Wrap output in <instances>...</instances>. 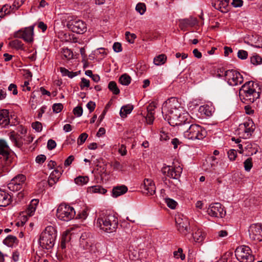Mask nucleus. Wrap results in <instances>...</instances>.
<instances>
[{
  "mask_svg": "<svg viewBox=\"0 0 262 262\" xmlns=\"http://www.w3.org/2000/svg\"><path fill=\"white\" fill-rule=\"evenodd\" d=\"M184 112L183 108L175 98H171L165 101L162 107V113L165 120L167 119L170 125L177 124L178 117Z\"/></svg>",
  "mask_w": 262,
  "mask_h": 262,
  "instance_id": "nucleus-1",
  "label": "nucleus"
},
{
  "mask_svg": "<svg viewBox=\"0 0 262 262\" xmlns=\"http://www.w3.org/2000/svg\"><path fill=\"white\" fill-rule=\"evenodd\" d=\"M97 226L107 233H113L116 231L118 226L117 217L107 211L101 212L96 222Z\"/></svg>",
  "mask_w": 262,
  "mask_h": 262,
  "instance_id": "nucleus-2",
  "label": "nucleus"
},
{
  "mask_svg": "<svg viewBox=\"0 0 262 262\" xmlns=\"http://www.w3.org/2000/svg\"><path fill=\"white\" fill-rule=\"evenodd\" d=\"M258 88L257 83L252 81L246 82L242 85L239 91L241 100L245 103L248 104L254 102L260 96V93L256 91Z\"/></svg>",
  "mask_w": 262,
  "mask_h": 262,
  "instance_id": "nucleus-3",
  "label": "nucleus"
},
{
  "mask_svg": "<svg viewBox=\"0 0 262 262\" xmlns=\"http://www.w3.org/2000/svg\"><path fill=\"white\" fill-rule=\"evenodd\" d=\"M56 236V230L53 227H47L40 235V246L47 250L51 249L54 245Z\"/></svg>",
  "mask_w": 262,
  "mask_h": 262,
  "instance_id": "nucleus-4",
  "label": "nucleus"
},
{
  "mask_svg": "<svg viewBox=\"0 0 262 262\" xmlns=\"http://www.w3.org/2000/svg\"><path fill=\"white\" fill-rule=\"evenodd\" d=\"M185 130H183L184 137L189 140H202L207 135L205 129L201 126L196 124L187 123Z\"/></svg>",
  "mask_w": 262,
  "mask_h": 262,
  "instance_id": "nucleus-5",
  "label": "nucleus"
},
{
  "mask_svg": "<svg viewBox=\"0 0 262 262\" xmlns=\"http://www.w3.org/2000/svg\"><path fill=\"white\" fill-rule=\"evenodd\" d=\"M220 73L219 71H217L218 76L224 77L225 80L227 83L231 86H235L238 84H241L244 80V78L241 74L235 70H229L227 71H224V70L220 69Z\"/></svg>",
  "mask_w": 262,
  "mask_h": 262,
  "instance_id": "nucleus-6",
  "label": "nucleus"
},
{
  "mask_svg": "<svg viewBox=\"0 0 262 262\" xmlns=\"http://www.w3.org/2000/svg\"><path fill=\"white\" fill-rule=\"evenodd\" d=\"M0 159L3 162L4 170H8L12 162L13 154L7 142L4 139H0Z\"/></svg>",
  "mask_w": 262,
  "mask_h": 262,
  "instance_id": "nucleus-7",
  "label": "nucleus"
},
{
  "mask_svg": "<svg viewBox=\"0 0 262 262\" xmlns=\"http://www.w3.org/2000/svg\"><path fill=\"white\" fill-rule=\"evenodd\" d=\"M76 212L74 208L65 203L60 204L56 211L57 217L63 221H69L75 216Z\"/></svg>",
  "mask_w": 262,
  "mask_h": 262,
  "instance_id": "nucleus-8",
  "label": "nucleus"
},
{
  "mask_svg": "<svg viewBox=\"0 0 262 262\" xmlns=\"http://www.w3.org/2000/svg\"><path fill=\"white\" fill-rule=\"evenodd\" d=\"M235 254L237 259L240 262H253L254 260L251 250L247 246L238 247L235 251Z\"/></svg>",
  "mask_w": 262,
  "mask_h": 262,
  "instance_id": "nucleus-9",
  "label": "nucleus"
},
{
  "mask_svg": "<svg viewBox=\"0 0 262 262\" xmlns=\"http://www.w3.org/2000/svg\"><path fill=\"white\" fill-rule=\"evenodd\" d=\"M67 26L72 32L77 34H83L87 30L86 24L80 19L70 20L68 21Z\"/></svg>",
  "mask_w": 262,
  "mask_h": 262,
  "instance_id": "nucleus-10",
  "label": "nucleus"
},
{
  "mask_svg": "<svg viewBox=\"0 0 262 262\" xmlns=\"http://www.w3.org/2000/svg\"><path fill=\"white\" fill-rule=\"evenodd\" d=\"M250 238L256 242L262 241V225L261 224H253L249 228Z\"/></svg>",
  "mask_w": 262,
  "mask_h": 262,
  "instance_id": "nucleus-11",
  "label": "nucleus"
},
{
  "mask_svg": "<svg viewBox=\"0 0 262 262\" xmlns=\"http://www.w3.org/2000/svg\"><path fill=\"white\" fill-rule=\"evenodd\" d=\"M161 171L164 176L170 178L178 179L181 176L182 168L180 166L174 167L166 166L162 168Z\"/></svg>",
  "mask_w": 262,
  "mask_h": 262,
  "instance_id": "nucleus-12",
  "label": "nucleus"
},
{
  "mask_svg": "<svg viewBox=\"0 0 262 262\" xmlns=\"http://www.w3.org/2000/svg\"><path fill=\"white\" fill-rule=\"evenodd\" d=\"M207 212L211 216L221 218L223 217L226 214L223 206L220 203L210 204L208 208Z\"/></svg>",
  "mask_w": 262,
  "mask_h": 262,
  "instance_id": "nucleus-13",
  "label": "nucleus"
},
{
  "mask_svg": "<svg viewBox=\"0 0 262 262\" xmlns=\"http://www.w3.org/2000/svg\"><path fill=\"white\" fill-rule=\"evenodd\" d=\"M178 230L183 235H186L190 230L189 223L186 217H182L180 215L175 218Z\"/></svg>",
  "mask_w": 262,
  "mask_h": 262,
  "instance_id": "nucleus-14",
  "label": "nucleus"
},
{
  "mask_svg": "<svg viewBox=\"0 0 262 262\" xmlns=\"http://www.w3.org/2000/svg\"><path fill=\"white\" fill-rule=\"evenodd\" d=\"M33 27L25 28L24 30H19L14 34L15 38H21L27 42L33 41Z\"/></svg>",
  "mask_w": 262,
  "mask_h": 262,
  "instance_id": "nucleus-15",
  "label": "nucleus"
},
{
  "mask_svg": "<svg viewBox=\"0 0 262 262\" xmlns=\"http://www.w3.org/2000/svg\"><path fill=\"white\" fill-rule=\"evenodd\" d=\"M239 129L243 130L244 138H249L255 130V125L251 120H248L239 125Z\"/></svg>",
  "mask_w": 262,
  "mask_h": 262,
  "instance_id": "nucleus-16",
  "label": "nucleus"
},
{
  "mask_svg": "<svg viewBox=\"0 0 262 262\" xmlns=\"http://www.w3.org/2000/svg\"><path fill=\"white\" fill-rule=\"evenodd\" d=\"M178 122L177 124H171L170 125L174 126H178L179 127V129L183 131L185 130V127L187 126V123L189 122V115L187 112H183L178 117Z\"/></svg>",
  "mask_w": 262,
  "mask_h": 262,
  "instance_id": "nucleus-17",
  "label": "nucleus"
},
{
  "mask_svg": "<svg viewBox=\"0 0 262 262\" xmlns=\"http://www.w3.org/2000/svg\"><path fill=\"white\" fill-rule=\"evenodd\" d=\"M141 187L143 189V193L146 195H152L156 192V186L154 181L151 179H145Z\"/></svg>",
  "mask_w": 262,
  "mask_h": 262,
  "instance_id": "nucleus-18",
  "label": "nucleus"
},
{
  "mask_svg": "<svg viewBox=\"0 0 262 262\" xmlns=\"http://www.w3.org/2000/svg\"><path fill=\"white\" fill-rule=\"evenodd\" d=\"M230 0H216L212 3V6L215 9L225 13L228 10L229 3Z\"/></svg>",
  "mask_w": 262,
  "mask_h": 262,
  "instance_id": "nucleus-19",
  "label": "nucleus"
},
{
  "mask_svg": "<svg viewBox=\"0 0 262 262\" xmlns=\"http://www.w3.org/2000/svg\"><path fill=\"white\" fill-rule=\"evenodd\" d=\"M10 123L9 112L6 109H0V125L6 128Z\"/></svg>",
  "mask_w": 262,
  "mask_h": 262,
  "instance_id": "nucleus-20",
  "label": "nucleus"
},
{
  "mask_svg": "<svg viewBox=\"0 0 262 262\" xmlns=\"http://www.w3.org/2000/svg\"><path fill=\"white\" fill-rule=\"evenodd\" d=\"M11 202V196L5 191L0 189V206H7Z\"/></svg>",
  "mask_w": 262,
  "mask_h": 262,
  "instance_id": "nucleus-21",
  "label": "nucleus"
},
{
  "mask_svg": "<svg viewBox=\"0 0 262 262\" xmlns=\"http://www.w3.org/2000/svg\"><path fill=\"white\" fill-rule=\"evenodd\" d=\"M156 107L155 103L152 102L147 107V114L146 117V120L148 124H152L154 121V110Z\"/></svg>",
  "mask_w": 262,
  "mask_h": 262,
  "instance_id": "nucleus-22",
  "label": "nucleus"
},
{
  "mask_svg": "<svg viewBox=\"0 0 262 262\" xmlns=\"http://www.w3.org/2000/svg\"><path fill=\"white\" fill-rule=\"evenodd\" d=\"M71 238L69 231H66L62 234L60 241V248L64 250V252H66V248L69 245Z\"/></svg>",
  "mask_w": 262,
  "mask_h": 262,
  "instance_id": "nucleus-23",
  "label": "nucleus"
},
{
  "mask_svg": "<svg viewBox=\"0 0 262 262\" xmlns=\"http://www.w3.org/2000/svg\"><path fill=\"white\" fill-rule=\"evenodd\" d=\"M61 175V172L58 170L55 169L50 174L48 180V184L49 186L52 187L53 185L56 183Z\"/></svg>",
  "mask_w": 262,
  "mask_h": 262,
  "instance_id": "nucleus-24",
  "label": "nucleus"
},
{
  "mask_svg": "<svg viewBox=\"0 0 262 262\" xmlns=\"http://www.w3.org/2000/svg\"><path fill=\"white\" fill-rule=\"evenodd\" d=\"M127 187L125 185L114 187L112 190L113 196L117 198L125 193L127 191Z\"/></svg>",
  "mask_w": 262,
  "mask_h": 262,
  "instance_id": "nucleus-25",
  "label": "nucleus"
},
{
  "mask_svg": "<svg viewBox=\"0 0 262 262\" xmlns=\"http://www.w3.org/2000/svg\"><path fill=\"white\" fill-rule=\"evenodd\" d=\"M10 140L14 143V145L17 147H21L23 144L19 135H15L14 131L11 132L9 135Z\"/></svg>",
  "mask_w": 262,
  "mask_h": 262,
  "instance_id": "nucleus-26",
  "label": "nucleus"
},
{
  "mask_svg": "<svg viewBox=\"0 0 262 262\" xmlns=\"http://www.w3.org/2000/svg\"><path fill=\"white\" fill-rule=\"evenodd\" d=\"M196 19L193 18H186L180 21V27L182 29L188 26H193L195 24Z\"/></svg>",
  "mask_w": 262,
  "mask_h": 262,
  "instance_id": "nucleus-27",
  "label": "nucleus"
},
{
  "mask_svg": "<svg viewBox=\"0 0 262 262\" xmlns=\"http://www.w3.org/2000/svg\"><path fill=\"white\" fill-rule=\"evenodd\" d=\"M88 191L91 193L104 194L106 192L107 190L102 186L100 185H97L88 187Z\"/></svg>",
  "mask_w": 262,
  "mask_h": 262,
  "instance_id": "nucleus-28",
  "label": "nucleus"
},
{
  "mask_svg": "<svg viewBox=\"0 0 262 262\" xmlns=\"http://www.w3.org/2000/svg\"><path fill=\"white\" fill-rule=\"evenodd\" d=\"M217 166L216 163H213L208 159L203 163L202 169L206 171H210L211 170L215 169Z\"/></svg>",
  "mask_w": 262,
  "mask_h": 262,
  "instance_id": "nucleus-29",
  "label": "nucleus"
},
{
  "mask_svg": "<svg viewBox=\"0 0 262 262\" xmlns=\"http://www.w3.org/2000/svg\"><path fill=\"white\" fill-rule=\"evenodd\" d=\"M204 233L202 230L198 229L193 234V237L195 242L200 243L204 240Z\"/></svg>",
  "mask_w": 262,
  "mask_h": 262,
  "instance_id": "nucleus-30",
  "label": "nucleus"
},
{
  "mask_svg": "<svg viewBox=\"0 0 262 262\" xmlns=\"http://www.w3.org/2000/svg\"><path fill=\"white\" fill-rule=\"evenodd\" d=\"M17 242L16 236L13 235H8L3 241V243L9 246L12 247L14 243Z\"/></svg>",
  "mask_w": 262,
  "mask_h": 262,
  "instance_id": "nucleus-31",
  "label": "nucleus"
},
{
  "mask_svg": "<svg viewBox=\"0 0 262 262\" xmlns=\"http://www.w3.org/2000/svg\"><path fill=\"white\" fill-rule=\"evenodd\" d=\"M133 109L132 105H125L121 108L120 115L122 118H125L127 114H130Z\"/></svg>",
  "mask_w": 262,
  "mask_h": 262,
  "instance_id": "nucleus-32",
  "label": "nucleus"
},
{
  "mask_svg": "<svg viewBox=\"0 0 262 262\" xmlns=\"http://www.w3.org/2000/svg\"><path fill=\"white\" fill-rule=\"evenodd\" d=\"M89 178L88 176H79L74 180L75 183L79 185L82 186L88 183Z\"/></svg>",
  "mask_w": 262,
  "mask_h": 262,
  "instance_id": "nucleus-33",
  "label": "nucleus"
},
{
  "mask_svg": "<svg viewBox=\"0 0 262 262\" xmlns=\"http://www.w3.org/2000/svg\"><path fill=\"white\" fill-rule=\"evenodd\" d=\"M166 59L167 57L165 54H161L155 57L154 62L157 66L162 65L165 62Z\"/></svg>",
  "mask_w": 262,
  "mask_h": 262,
  "instance_id": "nucleus-34",
  "label": "nucleus"
},
{
  "mask_svg": "<svg viewBox=\"0 0 262 262\" xmlns=\"http://www.w3.org/2000/svg\"><path fill=\"white\" fill-rule=\"evenodd\" d=\"M108 88L114 95H118L120 93V90L118 88L116 82L114 81L109 82Z\"/></svg>",
  "mask_w": 262,
  "mask_h": 262,
  "instance_id": "nucleus-35",
  "label": "nucleus"
},
{
  "mask_svg": "<svg viewBox=\"0 0 262 262\" xmlns=\"http://www.w3.org/2000/svg\"><path fill=\"white\" fill-rule=\"evenodd\" d=\"M119 82L122 85H128L131 82V78L128 75L124 74L119 78Z\"/></svg>",
  "mask_w": 262,
  "mask_h": 262,
  "instance_id": "nucleus-36",
  "label": "nucleus"
},
{
  "mask_svg": "<svg viewBox=\"0 0 262 262\" xmlns=\"http://www.w3.org/2000/svg\"><path fill=\"white\" fill-rule=\"evenodd\" d=\"M212 108L208 105L201 106L200 107V110L201 112L204 114L207 117H210V116H212Z\"/></svg>",
  "mask_w": 262,
  "mask_h": 262,
  "instance_id": "nucleus-37",
  "label": "nucleus"
},
{
  "mask_svg": "<svg viewBox=\"0 0 262 262\" xmlns=\"http://www.w3.org/2000/svg\"><path fill=\"white\" fill-rule=\"evenodd\" d=\"M11 181H14V182H16V184H18L22 187L26 181V177L23 174H18Z\"/></svg>",
  "mask_w": 262,
  "mask_h": 262,
  "instance_id": "nucleus-38",
  "label": "nucleus"
},
{
  "mask_svg": "<svg viewBox=\"0 0 262 262\" xmlns=\"http://www.w3.org/2000/svg\"><path fill=\"white\" fill-rule=\"evenodd\" d=\"M10 46L16 49L24 50V44L23 42L17 39L12 40L9 43Z\"/></svg>",
  "mask_w": 262,
  "mask_h": 262,
  "instance_id": "nucleus-39",
  "label": "nucleus"
},
{
  "mask_svg": "<svg viewBox=\"0 0 262 262\" xmlns=\"http://www.w3.org/2000/svg\"><path fill=\"white\" fill-rule=\"evenodd\" d=\"M8 188L12 191H16L19 190L22 187L18 184H16V182H14V181H11L8 184Z\"/></svg>",
  "mask_w": 262,
  "mask_h": 262,
  "instance_id": "nucleus-40",
  "label": "nucleus"
},
{
  "mask_svg": "<svg viewBox=\"0 0 262 262\" xmlns=\"http://www.w3.org/2000/svg\"><path fill=\"white\" fill-rule=\"evenodd\" d=\"M10 11L11 7L8 5H4L0 10V17H4L5 15L9 14Z\"/></svg>",
  "mask_w": 262,
  "mask_h": 262,
  "instance_id": "nucleus-41",
  "label": "nucleus"
},
{
  "mask_svg": "<svg viewBox=\"0 0 262 262\" xmlns=\"http://www.w3.org/2000/svg\"><path fill=\"white\" fill-rule=\"evenodd\" d=\"M61 53L65 58L67 59H70L73 57V52L68 48H63L62 49Z\"/></svg>",
  "mask_w": 262,
  "mask_h": 262,
  "instance_id": "nucleus-42",
  "label": "nucleus"
},
{
  "mask_svg": "<svg viewBox=\"0 0 262 262\" xmlns=\"http://www.w3.org/2000/svg\"><path fill=\"white\" fill-rule=\"evenodd\" d=\"M250 61L254 65L260 64L262 63V58L258 55H255L251 57Z\"/></svg>",
  "mask_w": 262,
  "mask_h": 262,
  "instance_id": "nucleus-43",
  "label": "nucleus"
},
{
  "mask_svg": "<svg viewBox=\"0 0 262 262\" xmlns=\"http://www.w3.org/2000/svg\"><path fill=\"white\" fill-rule=\"evenodd\" d=\"M245 170L249 171L252 167V159L251 158H248L244 162Z\"/></svg>",
  "mask_w": 262,
  "mask_h": 262,
  "instance_id": "nucleus-44",
  "label": "nucleus"
},
{
  "mask_svg": "<svg viewBox=\"0 0 262 262\" xmlns=\"http://www.w3.org/2000/svg\"><path fill=\"white\" fill-rule=\"evenodd\" d=\"M136 10L141 15H142L146 11V6L144 3H139L136 5Z\"/></svg>",
  "mask_w": 262,
  "mask_h": 262,
  "instance_id": "nucleus-45",
  "label": "nucleus"
},
{
  "mask_svg": "<svg viewBox=\"0 0 262 262\" xmlns=\"http://www.w3.org/2000/svg\"><path fill=\"white\" fill-rule=\"evenodd\" d=\"M165 203H166L168 207L172 209H175L178 204L176 201L169 198L165 199Z\"/></svg>",
  "mask_w": 262,
  "mask_h": 262,
  "instance_id": "nucleus-46",
  "label": "nucleus"
},
{
  "mask_svg": "<svg viewBox=\"0 0 262 262\" xmlns=\"http://www.w3.org/2000/svg\"><path fill=\"white\" fill-rule=\"evenodd\" d=\"M125 36L127 41L131 43H133L134 42V40L136 38L135 34L130 33L129 32H125Z\"/></svg>",
  "mask_w": 262,
  "mask_h": 262,
  "instance_id": "nucleus-47",
  "label": "nucleus"
},
{
  "mask_svg": "<svg viewBox=\"0 0 262 262\" xmlns=\"http://www.w3.org/2000/svg\"><path fill=\"white\" fill-rule=\"evenodd\" d=\"M173 255L176 258H180L182 260H184L185 258V256L183 254V249L182 248H179L178 251L173 252Z\"/></svg>",
  "mask_w": 262,
  "mask_h": 262,
  "instance_id": "nucleus-48",
  "label": "nucleus"
},
{
  "mask_svg": "<svg viewBox=\"0 0 262 262\" xmlns=\"http://www.w3.org/2000/svg\"><path fill=\"white\" fill-rule=\"evenodd\" d=\"M227 154L230 161H234L235 160L237 156V152L236 150L231 149L228 151Z\"/></svg>",
  "mask_w": 262,
  "mask_h": 262,
  "instance_id": "nucleus-49",
  "label": "nucleus"
},
{
  "mask_svg": "<svg viewBox=\"0 0 262 262\" xmlns=\"http://www.w3.org/2000/svg\"><path fill=\"white\" fill-rule=\"evenodd\" d=\"M63 105L62 103H55L52 106L53 111L55 113H58L60 112L63 109Z\"/></svg>",
  "mask_w": 262,
  "mask_h": 262,
  "instance_id": "nucleus-50",
  "label": "nucleus"
},
{
  "mask_svg": "<svg viewBox=\"0 0 262 262\" xmlns=\"http://www.w3.org/2000/svg\"><path fill=\"white\" fill-rule=\"evenodd\" d=\"M73 113L77 117H80L83 113L82 107L80 106H78L73 109Z\"/></svg>",
  "mask_w": 262,
  "mask_h": 262,
  "instance_id": "nucleus-51",
  "label": "nucleus"
},
{
  "mask_svg": "<svg viewBox=\"0 0 262 262\" xmlns=\"http://www.w3.org/2000/svg\"><path fill=\"white\" fill-rule=\"evenodd\" d=\"M88 137V135L86 133H83L81 134L79 136V137L78 139V141H77L78 144H83L85 141V140Z\"/></svg>",
  "mask_w": 262,
  "mask_h": 262,
  "instance_id": "nucleus-52",
  "label": "nucleus"
},
{
  "mask_svg": "<svg viewBox=\"0 0 262 262\" xmlns=\"http://www.w3.org/2000/svg\"><path fill=\"white\" fill-rule=\"evenodd\" d=\"M237 57L241 59H246L248 57V53L245 50H240L237 52Z\"/></svg>",
  "mask_w": 262,
  "mask_h": 262,
  "instance_id": "nucleus-53",
  "label": "nucleus"
},
{
  "mask_svg": "<svg viewBox=\"0 0 262 262\" xmlns=\"http://www.w3.org/2000/svg\"><path fill=\"white\" fill-rule=\"evenodd\" d=\"M90 86V81L85 78H82L80 87L83 90L85 87L89 88Z\"/></svg>",
  "mask_w": 262,
  "mask_h": 262,
  "instance_id": "nucleus-54",
  "label": "nucleus"
},
{
  "mask_svg": "<svg viewBox=\"0 0 262 262\" xmlns=\"http://www.w3.org/2000/svg\"><path fill=\"white\" fill-rule=\"evenodd\" d=\"M32 128L37 132H40L42 130V124L39 122H35L32 124Z\"/></svg>",
  "mask_w": 262,
  "mask_h": 262,
  "instance_id": "nucleus-55",
  "label": "nucleus"
},
{
  "mask_svg": "<svg viewBox=\"0 0 262 262\" xmlns=\"http://www.w3.org/2000/svg\"><path fill=\"white\" fill-rule=\"evenodd\" d=\"M113 48L114 51L116 52H120L122 50L121 44L118 42L114 43Z\"/></svg>",
  "mask_w": 262,
  "mask_h": 262,
  "instance_id": "nucleus-56",
  "label": "nucleus"
},
{
  "mask_svg": "<svg viewBox=\"0 0 262 262\" xmlns=\"http://www.w3.org/2000/svg\"><path fill=\"white\" fill-rule=\"evenodd\" d=\"M56 146V143L55 141L52 139H50L48 141L47 143V147L49 150H52L54 149Z\"/></svg>",
  "mask_w": 262,
  "mask_h": 262,
  "instance_id": "nucleus-57",
  "label": "nucleus"
},
{
  "mask_svg": "<svg viewBox=\"0 0 262 262\" xmlns=\"http://www.w3.org/2000/svg\"><path fill=\"white\" fill-rule=\"evenodd\" d=\"M36 209L33 207H31L29 205L27 209L26 210V215H28L29 216H31L33 215L34 212Z\"/></svg>",
  "mask_w": 262,
  "mask_h": 262,
  "instance_id": "nucleus-58",
  "label": "nucleus"
},
{
  "mask_svg": "<svg viewBox=\"0 0 262 262\" xmlns=\"http://www.w3.org/2000/svg\"><path fill=\"white\" fill-rule=\"evenodd\" d=\"M112 166L114 169L117 170H122L123 169V166L117 161L114 162Z\"/></svg>",
  "mask_w": 262,
  "mask_h": 262,
  "instance_id": "nucleus-59",
  "label": "nucleus"
},
{
  "mask_svg": "<svg viewBox=\"0 0 262 262\" xmlns=\"http://www.w3.org/2000/svg\"><path fill=\"white\" fill-rule=\"evenodd\" d=\"M46 159V157L43 155H40L36 157L35 161L37 163H43Z\"/></svg>",
  "mask_w": 262,
  "mask_h": 262,
  "instance_id": "nucleus-60",
  "label": "nucleus"
},
{
  "mask_svg": "<svg viewBox=\"0 0 262 262\" xmlns=\"http://www.w3.org/2000/svg\"><path fill=\"white\" fill-rule=\"evenodd\" d=\"M75 137L72 135H70L67 138V140H66L65 144H68V145H69V144L72 145V144H74L75 143Z\"/></svg>",
  "mask_w": 262,
  "mask_h": 262,
  "instance_id": "nucleus-61",
  "label": "nucleus"
},
{
  "mask_svg": "<svg viewBox=\"0 0 262 262\" xmlns=\"http://www.w3.org/2000/svg\"><path fill=\"white\" fill-rule=\"evenodd\" d=\"M95 106V103L92 101H89L86 104V107L89 110L90 113L94 111Z\"/></svg>",
  "mask_w": 262,
  "mask_h": 262,
  "instance_id": "nucleus-62",
  "label": "nucleus"
},
{
  "mask_svg": "<svg viewBox=\"0 0 262 262\" xmlns=\"http://www.w3.org/2000/svg\"><path fill=\"white\" fill-rule=\"evenodd\" d=\"M171 144L173 146V148L176 149L178 145L182 143V142L180 141L178 138H173L172 139L171 141Z\"/></svg>",
  "mask_w": 262,
  "mask_h": 262,
  "instance_id": "nucleus-63",
  "label": "nucleus"
},
{
  "mask_svg": "<svg viewBox=\"0 0 262 262\" xmlns=\"http://www.w3.org/2000/svg\"><path fill=\"white\" fill-rule=\"evenodd\" d=\"M74 160V157L73 156H70L68 157V158L64 161V166H69L72 162Z\"/></svg>",
  "mask_w": 262,
  "mask_h": 262,
  "instance_id": "nucleus-64",
  "label": "nucleus"
}]
</instances>
